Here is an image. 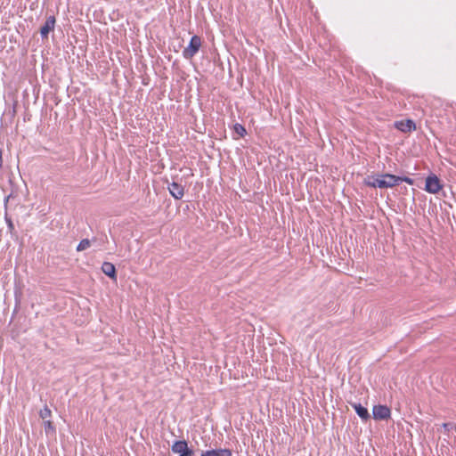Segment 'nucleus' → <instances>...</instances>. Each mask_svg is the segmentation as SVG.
Masks as SVG:
<instances>
[{"instance_id": "1", "label": "nucleus", "mask_w": 456, "mask_h": 456, "mask_svg": "<svg viewBox=\"0 0 456 456\" xmlns=\"http://www.w3.org/2000/svg\"><path fill=\"white\" fill-rule=\"evenodd\" d=\"M401 182H405L410 185L414 183V180L408 176H398L387 173L378 175H367L363 180L365 185L380 189L393 188L398 185Z\"/></svg>"}, {"instance_id": "2", "label": "nucleus", "mask_w": 456, "mask_h": 456, "mask_svg": "<svg viewBox=\"0 0 456 456\" xmlns=\"http://www.w3.org/2000/svg\"><path fill=\"white\" fill-rule=\"evenodd\" d=\"M202 41L200 37L195 35L191 38L189 45L183 51V56L186 60L192 59L199 52L201 46Z\"/></svg>"}, {"instance_id": "3", "label": "nucleus", "mask_w": 456, "mask_h": 456, "mask_svg": "<svg viewBox=\"0 0 456 456\" xmlns=\"http://www.w3.org/2000/svg\"><path fill=\"white\" fill-rule=\"evenodd\" d=\"M442 188L439 178L436 175H432L427 177L425 190L429 192L436 194Z\"/></svg>"}, {"instance_id": "4", "label": "nucleus", "mask_w": 456, "mask_h": 456, "mask_svg": "<svg viewBox=\"0 0 456 456\" xmlns=\"http://www.w3.org/2000/svg\"><path fill=\"white\" fill-rule=\"evenodd\" d=\"M373 418L375 419H387L390 417L391 411L386 405H375L372 410Z\"/></svg>"}, {"instance_id": "5", "label": "nucleus", "mask_w": 456, "mask_h": 456, "mask_svg": "<svg viewBox=\"0 0 456 456\" xmlns=\"http://www.w3.org/2000/svg\"><path fill=\"white\" fill-rule=\"evenodd\" d=\"M55 22L56 20L53 15L47 17L45 24L40 28V34L43 39L48 38L50 31H53L54 29Z\"/></svg>"}, {"instance_id": "6", "label": "nucleus", "mask_w": 456, "mask_h": 456, "mask_svg": "<svg viewBox=\"0 0 456 456\" xmlns=\"http://www.w3.org/2000/svg\"><path fill=\"white\" fill-rule=\"evenodd\" d=\"M395 127L396 129L400 130L401 132L410 133L416 129V125L413 120L406 119V120L396 121L395 123Z\"/></svg>"}, {"instance_id": "7", "label": "nucleus", "mask_w": 456, "mask_h": 456, "mask_svg": "<svg viewBox=\"0 0 456 456\" xmlns=\"http://www.w3.org/2000/svg\"><path fill=\"white\" fill-rule=\"evenodd\" d=\"M167 189L175 200H181L184 195L183 186L176 182L169 183Z\"/></svg>"}, {"instance_id": "8", "label": "nucleus", "mask_w": 456, "mask_h": 456, "mask_svg": "<svg viewBox=\"0 0 456 456\" xmlns=\"http://www.w3.org/2000/svg\"><path fill=\"white\" fill-rule=\"evenodd\" d=\"M102 271L108 277L113 280L117 279L116 268L113 264L110 262H104L102 265Z\"/></svg>"}, {"instance_id": "9", "label": "nucleus", "mask_w": 456, "mask_h": 456, "mask_svg": "<svg viewBox=\"0 0 456 456\" xmlns=\"http://www.w3.org/2000/svg\"><path fill=\"white\" fill-rule=\"evenodd\" d=\"M352 406L362 419L368 420L370 419L367 408L363 407L360 403H352Z\"/></svg>"}, {"instance_id": "10", "label": "nucleus", "mask_w": 456, "mask_h": 456, "mask_svg": "<svg viewBox=\"0 0 456 456\" xmlns=\"http://www.w3.org/2000/svg\"><path fill=\"white\" fill-rule=\"evenodd\" d=\"M187 446L188 444L185 440H179L175 441L172 444L171 450L174 453H178L179 455H181V453H183V452L186 449Z\"/></svg>"}, {"instance_id": "11", "label": "nucleus", "mask_w": 456, "mask_h": 456, "mask_svg": "<svg viewBox=\"0 0 456 456\" xmlns=\"http://www.w3.org/2000/svg\"><path fill=\"white\" fill-rule=\"evenodd\" d=\"M91 246V240L88 239H83L77 247V251H83L87 249Z\"/></svg>"}, {"instance_id": "12", "label": "nucleus", "mask_w": 456, "mask_h": 456, "mask_svg": "<svg viewBox=\"0 0 456 456\" xmlns=\"http://www.w3.org/2000/svg\"><path fill=\"white\" fill-rule=\"evenodd\" d=\"M44 428L46 434H54L55 428L51 420L44 421Z\"/></svg>"}, {"instance_id": "13", "label": "nucleus", "mask_w": 456, "mask_h": 456, "mask_svg": "<svg viewBox=\"0 0 456 456\" xmlns=\"http://www.w3.org/2000/svg\"><path fill=\"white\" fill-rule=\"evenodd\" d=\"M233 130L237 134L240 135V137H244L245 134H247L245 127L239 123L234 125Z\"/></svg>"}, {"instance_id": "14", "label": "nucleus", "mask_w": 456, "mask_h": 456, "mask_svg": "<svg viewBox=\"0 0 456 456\" xmlns=\"http://www.w3.org/2000/svg\"><path fill=\"white\" fill-rule=\"evenodd\" d=\"M51 415H52V411H51V410L47 406H45L39 411V416L44 420H45L46 419L50 418Z\"/></svg>"}, {"instance_id": "15", "label": "nucleus", "mask_w": 456, "mask_h": 456, "mask_svg": "<svg viewBox=\"0 0 456 456\" xmlns=\"http://www.w3.org/2000/svg\"><path fill=\"white\" fill-rule=\"evenodd\" d=\"M218 456H232V452L230 449H217Z\"/></svg>"}, {"instance_id": "16", "label": "nucleus", "mask_w": 456, "mask_h": 456, "mask_svg": "<svg viewBox=\"0 0 456 456\" xmlns=\"http://www.w3.org/2000/svg\"><path fill=\"white\" fill-rule=\"evenodd\" d=\"M4 218H5V221H6V224H7V226H8V229H9L10 232H12V231L14 230V224H13L11 217H9L7 216V214H5Z\"/></svg>"}, {"instance_id": "17", "label": "nucleus", "mask_w": 456, "mask_h": 456, "mask_svg": "<svg viewBox=\"0 0 456 456\" xmlns=\"http://www.w3.org/2000/svg\"><path fill=\"white\" fill-rule=\"evenodd\" d=\"M442 427L444 428L445 431L449 432L452 429H456V425L452 422H447L444 423Z\"/></svg>"}, {"instance_id": "18", "label": "nucleus", "mask_w": 456, "mask_h": 456, "mask_svg": "<svg viewBox=\"0 0 456 456\" xmlns=\"http://www.w3.org/2000/svg\"><path fill=\"white\" fill-rule=\"evenodd\" d=\"M201 456H218L217 449L202 452Z\"/></svg>"}, {"instance_id": "19", "label": "nucleus", "mask_w": 456, "mask_h": 456, "mask_svg": "<svg viewBox=\"0 0 456 456\" xmlns=\"http://www.w3.org/2000/svg\"><path fill=\"white\" fill-rule=\"evenodd\" d=\"M193 455H194V451L187 446L186 449L183 452V453H181V455H179V456H193Z\"/></svg>"}, {"instance_id": "20", "label": "nucleus", "mask_w": 456, "mask_h": 456, "mask_svg": "<svg viewBox=\"0 0 456 456\" xmlns=\"http://www.w3.org/2000/svg\"><path fill=\"white\" fill-rule=\"evenodd\" d=\"M12 198H13V193H12H12H10L8 196H6V197H5V199H4V206H5V207L7 206L8 201H9L11 199H12Z\"/></svg>"}, {"instance_id": "21", "label": "nucleus", "mask_w": 456, "mask_h": 456, "mask_svg": "<svg viewBox=\"0 0 456 456\" xmlns=\"http://www.w3.org/2000/svg\"><path fill=\"white\" fill-rule=\"evenodd\" d=\"M3 166V159H2V150L0 149V168Z\"/></svg>"}, {"instance_id": "22", "label": "nucleus", "mask_w": 456, "mask_h": 456, "mask_svg": "<svg viewBox=\"0 0 456 456\" xmlns=\"http://www.w3.org/2000/svg\"><path fill=\"white\" fill-rule=\"evenodd\" d=\"M107 241H108V238H107V236H106V235H104V239H103V240H102V243H105V242H107Z\"/></svg>"}]
</instances>
